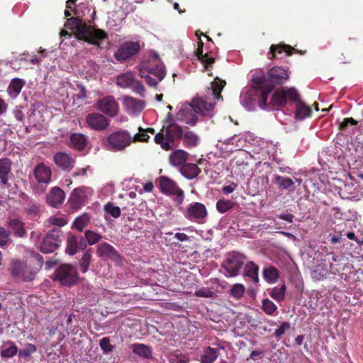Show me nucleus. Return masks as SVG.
<instances>
[{"mask_svg":"<svg viewBox=\"0 0 363 363\" xmlns=\"http://www.w3.org/2000/svg\"><path fill=\"white\" fill-rule=\"evenodd\" d=\"M76 16V17L68 18L65 27L71 30L77 40L100 47L101 41L108 38L107 33L104 30L88 26L78 14Z\"/></svg>","mask_w":363,"mask_h":363,"instance_id":"nucleus-2","label":"nucleus"},{"mask_svg":"<svg viewBox=\"0 0 363 363\" xmlns=\"http://www.w3.org/2000/svg\"><path fill=\"white\" fill-rule=\"evenodd\" d=\"M200 172L201 169L194 163H186L181 168L182 174L188 179H194Z\"/></svg>","mask_w":363,"mask_h":363,"instance_id":"nucleus-30","label":"nucleus"},{"mask_svg":"<svg viewBox=\"0 0 363 363\" xmlns=\"http://www.w3.org/2000/svg\"><path fill=\"white\" fill-rule=\"evenodd\" d=\"M5 344L9 345V347L1 350V356L4 358H11L14 357L18 353L17 346L12 341H8Z\"/></svg>","mask_w":363,"mask_h":363,"instance_id":"nucleus-41","label":"nucleus"},{"mask_svg":"<svg viewBox=\"0 0 363 363\" xmlns=\"http://www.w3.org/2000/svg\"><path fill=\"white\" fill-rule=\"evenodd\" d=\"M168 359L170 363H189V357L180 350H176L169 354Z\"/></svg>","mask_w":363,"mask_h":363,"instance_id":"nucleus-40","label":"nucleus"},{"mask_svg":"<svg viewBox=\"0 0 363 363\" xmlns=\"http://www.w3.org/2000/svg\"><path fill=\"white\" fill-rule=\"evenodd\" d=\"M104 211L114 218L120 217L121 213V208L118 206H114L111 202H108L104 206Z\"/></svg>","mask_w":363,"mask_h":363,"instance_id":"nucleus-49","label":"nucleus"},{"mask_svg":"<svg viewBox=\"0 0 363 363\" xmlns=\"http://www.w3.org/2000/svg\"><path fill=\"white\" fill-rule=\"evenodd\" d=\"M133 143L130 133L126 130L113 132L104 140L105 147L111 151L121 152Z\"/></svg>","mask_w":363,"mask_h":363,"instance_id":"nucleus-5","label":"nucleus"},{"mask_svg":"<svg viewBox=\"0 0 363 363\" xmlns=\"http://www.w3.org/2000/svg\"><path fill=\"white\" fill-rule=\"evenodd\" d=\"M55 164L61 169L69 172L74 167V160L68 154L57 152L53 157Z\"/></svg>","mask_w":363,"mask_h":363,"instance_id":"nucleus-21","label":"nucleus"},{"mask_svg":"<svg viewBox=\"0 0 363 363\" xmlns=\"http://www.w3.org/2000/svg\"><path fill=\"white\" fill-rule=\"evenodd\" d=\"M90 221V218L88 214L84 213L82 216L77 217L73 223V225L74 228L79 230V232H82L85 227L89 224Z\"/></svg>","mask_w":363,"mask_h":363,"instance_id":"nucleus-43","label":"nucleus"},{"mask_svg":"<svg viewBox=\"0 0 363 363\" xmlns=\"http://www.w3.org/2000/svg\"><path fill=\"white\" fill-rule=\"evenodd\" d=\"M156 63L143 65L140 69V76L144 78L147 84L150 86H155L165 76L164 66L157 59H155Z\"/></svg>","mask_w":363,"mask_h":363,"instance_id":"nucleus-6","label":"nucleus"},{"mask_svg":"<svg viewBox=\"0 0 363 363\" xmlns=\"http://www.w3.org/2000/svg\"><path fill=\"white\" fill-rule=\"evenodd\" d=\"M218 357V350L208 346L203 350V352L201 356V362L213 363L217 359Z\"/></svg>","mask_w":363,"mask_h":363,"instance_id":"nucleus-32","label":"nucleus"},{"mask_svg":"<svg viewBox=\"0 0 363 363\" xmlns=\"http://www.w3.org/2000/svg\"><path fill=\"white\" fill-rule=\"evenodd\" d=\"M293 103L296 104L295 118L302 121L307 117L311 116L312 110L311 107L307 106L303 101L301 100L300 95L297 101H294Z\"/></svg>","mask_w":363,"mask_h":363,"instance_id":"nucleus-27","label":"nucleus"},{"mask_svg":"<svg viewBox=\"0 0 363 363\" xmlns=\"http://www.w3.org/2000/svg\"><path fill=\"white\" fill-rule=\"evenodd\" d=\"M298 92L294 87L280 89L274 91L272 96L270 104L273 107H283L286 104L287 99L291 102L297 101Z\"/></svg>","mask_w":363,"mask_h":363,"instance_id":"nucleus-11","label":"nucleus"},{"mask_svg":"<svg viewBox=\"0 0 363 363\" xmlns=\"http://www.w3.org/2000/svg\"><path fill=\"white\" fill-rule=\"evenodd\" d=\"M25 264L18 260H12L9 271L11 275L14 277H20Z\"/></svg>","mask_w":363,"mask_h":363,"instance_id":"nucleus-46","label":"nucleus"},{"mask_svg":"<svg viewBox=\"0 0 363 363\" xmlns=\"http://www.w3.org/2000/svg\"><path fill=\"white\" fill-rule=\"evenodd\" d=\"M63 232L60 228L50 230L40 243V250L44 254L55 252L62 241Z\"/></svg>","mask_w":363,"mask_h":363,"instance_id":"nucleus-10","label":"nucleus"},{"mask_svg":"<svg viewBox=\"0 0 363 363\" xmlns=\"http://www.w3.org/2000/svg\"><path fill=\"white\" fill-rule=\"evenodd\" d=\"M140 50V45L138 42L127 41L120 45L114 53V57L122 62L135 55Z\"/></svg>","mask_w":363,"mask_h":363,"instance_id":"nucleus-13","label":"nucleus"},{"mask_svg":"<svg viewBox=\"0 0 363 363\" xmlns=\"http://www.w3.org/2000/svg\"><path fill=\"white\" fill-rule=\"evenodd\" d=\"M48 222L50 224H51L52 225H56V226L59 227L58 228L65 225L67 223V220L65 218H59V217H56V216H51L49 218Z\"/></svg>","mask_w":363,"mask_h":363,"instance_id":"nucleus-55","label":"nucleus"},{"mask_svg":"<svg viewBox=\"0 0 363 363\" xmlns=\"http://www.w3.org/2000/svg\"><path fill=\"white\" fill-rule=\"evenodd\" d=\"M95 106L98 111L111 118L116 116L119 112V105L111 95L99 99Z\"/></svg>","mask_w":363,"mask_h":363,"instance_id":"nucleus-12","label":"nucleus"},{"mask_svg":"<svg viewBox=\"0 0 363 363\" xmlns=\"http://www.w3.org/2000/svg\"><path fill=\"white\" fill-rule=\"evenodd\" d=\"M86 247V241L82 236L72 235L67 240L66 252L70 255H75L78 251H82Z\"/></svg>","mask_w":363,"mask_h":363,"instance_id":"nucleus-18","label":"nucleus"},{"mask_svg":"<svg viewBox=\"0 0 363 363\" xmlns=\"http://www.w3.org/2000/svg\"><path fill=\"white\" fill-rule=\"evenodd\" d=\"M54 279L58 281L62 286L70 287L77 284L79 274L72 264H62L56 269Z\"/></svg>","mask_w":363,"mask_h":363,"instance_id":"nucleus-7","label":"nucleus"},{"mask_svg":"<svg viewBox=\"0 0 363 363\" xmlns=\"http://www.w3.org/2000/svg\"><path fill=\"white\" fill-rule=\"evenodd\" d=\"M35 272L30 270L28 266L26 264L23 267V269L22 270V272L20 275V277L24 281H30L35 278Z\"/></svg>","mask_w":363,"mask_h":363,"instance_id":"nucleus-51","label":"nucleus"},{"mask_svg":"<svg viewBox=\"0 0 363 363\" xmlns=\"http://www.w3.org/2000/svg\"><path fill=\"white\" fill-rule=\"evenodd\" d=\"M35 178L40 184L47 186L51 182L52 170L44 163H40L36 165L33 171Z\"/></svg>","mask_w":363,"mask_h":363,"instance_id":"nucleus-19","label":"nucleus"},{"mask_svg":"<svg viewBox=\"0 0 363 363\" xmlns=\"http://www.w3.org/2000/svg\"><path fill=\"white\" fill-rule=\"evenodd\" d=\"M89 189L86 186H81L74 189L69 198L68 202L73 209H79L88 201Z\"/></svg>","mask_w":363,"mask_h":363,"instance_id":"nucleus-15","label":"nucleus"},{"mask_svg":"<svg viewBox=\"0 0 363 363\" xmlns=\"http://www.w3.org/2000/svg\"><path fill=\"white\" fill-rule=\"evenodd\" d=\"M183 129L176 123L163 125L162 128L154 138L156 144L160 145L164 150L168 151L174 147H177L183 136Z\"/></svg>","mask_w":363,"mask_h":363,"instance_id":"nucleus-4","label":"nucleus"},{"mask_svg":"<svg viewBox=\"0 0 363 363\" xmlns=\"http://www.w3.org/2000/svg\"><path fill=\"white\" fill-rule=\"evenodd\" d=\"M279 218L283 220H286L289 223H292L294 216L291 213H284L279 215Z\"/></svg>","mask_w":363,"mask_h":363,"instance_id":"nucleus-63","label":"nucleus"},{"mask_svg":"<svg viewBox=\"0 0 363 363\" xmlns=\"http://www.w3.org/2000/svg\"><path fill=\"white\" fill-rule=\"evenodd\" d=\"M289 68L282 66H274L268 69L267 74L262 70L255 72L252 77L251 89L262 108L268 106L269 94L276 86L284 84L289 79Z\"/></svg>","mask_w":363,"mask_h":363,"instance_id":"nucleus-1","label":"nucleus"},{"mask_svg":"<svg viewBox=\"0 0 363 363\" xmlns=\"http://www.w3.org/2000/svg\"><path fill=\"white\" fill-rule=\"evenodd\" d=\"M131 88L136 94H139L142 97L144 96L145 88L140 82L135 79Z\"/></svg>","mask_w":363,"mask_h":363,"instance_id":"nucleus-58","label":"nucleus"},{"mask_svg":"<svg viewBox=\"0 0 363 363\" xmlns=\"http://www.w3.org/2000/svg\"><path fill=\"white\" fill-rule=\"evenodd\" d=\"M182 139L187 147L196 146L199 141V137L191 130H186L185 133L183 132Z\"/></svg>","mask_w":363,"mask_h":363,"instance_id":"nucleus-39","label":"nucleus"},{"mask_svg":"<svg viewBox=\"0 0 363 363\" xmlns=\"http://www.w3.org/2000/svg\"><path fill=\"white\" fill-rule=\"evenodd\" d=\"M21 108L22 106H16L13 111V113L15 118L18 121H23L25 118L24 113L21 110Z\"/></svg>","mask_w":363,"mask_h":363,"instance_id":"nucleus-62","label":"nucleus"},{"mask_svg":"<svg viewBox=\"0 0 363 363\" xmlns=\"http://www.w3.org/2000/svg\"><path fill=\"white\" fill-rule=\"evenodd\" d=\"M259 267L253 262H248L244 268V276L247 277L252 281L257 284L259 282Z\"/></svg>","mask_w":363,"mask_h":363,"instance_id":"nucleus-31","label":"nucleus"},{"mask_svg":"<svg viewBox=\"0 0 363 363\" xmlns=\"http://www.w3.org/2000/svg\"><path fill=\"white\" fill-rule=\"evenodd\" d=\"M9 225L14 235L20 238L26 236V230L25 228V223L23 221L17 218L9 219Z\"/></svg>","mask_w":363,"mask_h":363,"instance_id":"nucleus-29","label":"nucleus"},{"mask_svg":"<svg viewBox=\"0 0 363 363\" xmlns=\"http://www.w3.org/2000/svg\"><path fill=\"white\" fill-rule=\"evenodd\" d=\"M233 206V204L230 201L224 199L218 200L216 203L217 210L221 213H224L231 209Z\"/></svg>","mask_w":363,"mask_h":363,"instance_id":"nucleus-50","label":"nucleus"},{"mask_svg":"<svg viewBox=\"0 0 363 363\" xmlns=\"http://www.w3.org/2000/svg\"><path fill=\"white\" fill-rule=\"evenodd\" d=\"M177 118L190 125H196L198 117L191 104L182 108L177 113Z\"/></svg>","mask_w":363,"mask_h":363,"instance_id":"nucleus-23","label":"nucleus"},{"mask_svg":"<svg viewBox=\"0 0 363 363\" xmlns=\"http://www.w3.org/2000/svg\"><path fill=\"white\" fill-rule=\"evenodd\" d=\"M326 272L325 270H320V266H317L315 269L312 272V277L317 280H321L325 276Z\"/></svg>","mask_w":363,"mask_h":363,"instance_id":"nucleus-60","label":"nucleus"},{"mask_svg":"<svg viewBox=\"0 0 363 363\" xmlns=\"http://www.w3.org/2000/svg\"><path fill=\"white\" fill-rule=\"evenodd\" d=\"M134 80L133 74L131 72H126L118 75L116 77V83L118 86L125 89L131 87Z\"/></svg>","mask_w":363,"mask_h":363,"instance_id":"nucleus-33","label":"nucleus"},{"mask_svg":"<svg viewBox=\"0 0 363 363\" xmlns=\"http://www.w3.org/2000/svg\"><path fill=\"white\" fill-rule=\"evenodd\" d=\"M247 257L238 252L228 254L221 267L226 271L225 276L234 277L239 274Z\"/></svg>","mask_w":363,"mask_h":363,"instance_id":"nucleus-9","label":"nucleus"},{"mask_svg":"<svg viewBox=\"0 0 363 363\" xmlns=\"http://www.w3.org/2000/svg\"><path fill=\"white\" fill-rule=\"evenodd\" d=\"M123 105L129 114L136 115L142 112L145 108V102L142 100L126 96L123 99Z\"/></svg>","mask_w":363,"mask_h":363,"instance_id":"nucleus-24","label":"nucleus"},{"mask_svg":"<svg viewBox=\"0 0 363 363\" xmlns=\"http://www.w3.org/2000/svg\"><path fill=\"white\" fill-rule=\"evenodd\" d=\"M12 162L9 158L0 160V182L4 185H8L9 175L11 172Z\"/></svg>","mask_w":363,"mask_h":363,"instance_id":"nucleus-28","label":"nucleus"},{"mask_svg":"<svg viewBox=\"0 0 363 363\" xmlns=\"http://www.w3.org/2000/svg\"><path fill=\"white\" fill-rule=\"evenodd\" d=\"M133 351L135 354L146 358L149 359L152 357V350L150 347L144 345V344H135L133 345Z\"/></svg>","mask_w":363,"mask_h":363,"instance_id":"nucleus-38","label":"nucleus"},{"mask_svg":"<svg viewBox=\"0 0 363 363\" xmlns=\"http://www.w3.org/2000/svg\"><path fill=\"white\" fill-rule=\"evenodd\" d=\"M213 291L208 289H201L195 291V295L198 297L210 298L213 296Z\"/></svg>","mask_w":363,"mask_h":363,"instance_id":"nucleus-61","label":"nucleus"},{"mask_svg":"<svg viewBox=\"0 0 363 363\" xmlns=\"http://www.w3.org/2000/svg\"><path fill=\"white\" fill-rule=\"evenodd\" d=\"M245 288L242 284H235L230 291V295L236 300L240 299L245 293Z\"/></svg>","mask_w":363,"mask_h":363,"instance_id":"nucleus-47","label":"nucleus"},{"mask_svg":"<svg viewBox=\"0 0 363 363\" xmlns=\"http://www.w3.org/2000/svg\"><path fill=\"white\" fill-rule=\"evenodd\" d=\"M25 85V81L20 78H14L10 82L7 91L11 95L13 92L16 96L18 95Z\"/></svg>","mask_w":363,"mask_h":363,"instance_id":"nucleus-37","label":"nucleus"},{"mask_svg":"<svg viewBox=\"0 0 363 363\" xmlns=\"http://www.w3.org/2000/svg\"><path fill=\"white\" fill-rule=\"evenodd\" d=\"M263 277L268 283H274L279 279V273L276 267L269 266L263 269Z\"/></svg>","mask_w":363,"mask_h":363,"instance_id":"nucleus-35","label":"nucleus"},{"mask_svg":"<svg viewBox=\"0 0 363 363\" xmlns=\"http://www.w3.org/2000/svg\"><path fill=\"white\" fill-rule=\"evenodd\" d=\"M225 84V81L220 80L218 77L211 83V86L208 90L213 101L223 99L220 93ZM191 105L194 108V112L200 113L202 116H207L214 109L216 102L211 101V99H208L206 96L204 98L201 97L193 99Z\"/></svg>","mask_w":363,"mask_h":363,"instance_id":"nucleus-3","label":"nucleus"},{"mask_svg":"<svg viewBox=\"0 0 363 363\" xmlns=\"http://www.w3.org/2000/svg\"><path fill=\"white\" fill-rule=\"evenodd\" d=\"M87 145V138L82 133H72L69 136V147L78 151H83Z\"/></svg>","mask_w":363,"mask_h":363,"instance_id":"nucleus-25","label":"nucleus"},{"mask_svg":"<svg viewBox=\"0 0 363 363\" xmlns=\"http://www.w3.org/2000/svg\"><path fill=\"white\" fill-rule=\"evenodd\" d=\"M84 235L86 244L89 243L90 245L97 243L102 238L100 234L89 230L84 232Z\"/></svg>","mask_w":363,"mask_h":363,"instance_id":"nucleus-48","label":"nucleus"},{"mask_svg":"<svg viewBox=\"0 0 363 363\" xmlns=\"http://www.w3.org/2000/svg\"><path fill=\"white\" fill-rule=\"evenodd\" d=\"M290 328V323L289 322H283L280 326L274 333L276 337H279L285 333L286 330Z\"/></svg>","mask_w":363,"mask_h":363,"instance_id":"nucleus-56","label":"nucleus"},{"mask_svg":"<svg viewBox=\"0 0 363 363\" xmlns=\"http://www.w3.org/2000/svg\"><path fill=\"white\" fill-rule=\"evenodd\" d=\"M92 250H93L90 248L87 250L82 255L79 262L80 269L82 273H86L89 269L91 259Z\"/></svg>","mask_w":363,"mask_h":363,"instance_id":"nucleus-42","label":"nucleus"},{"mask_svg":"<svg viewBox=\"0 0 363 363\" xmlns=\"http://www.w3.org/2000/svg\"><path fill=\"white\" fill-rule=\"evenodd\" d=\"M162 193L169 196H176V201L182 204L184 199V193L177 184L167 176H161L156 181Z\"/></svg>","mask_w":363,"mask_h":363,"instance_id":"nucleus-8","label":"nucleus"},{"mask_svg":"<svg viewBox=\"0 0 363 363\" xmlns=\"http://www.w3.org/2000/svg\"><path fill=\"white\" fill-rule=\"evenodd\" d=\"M357 123L358 122L353 118H346L340 123L338 128L340 130H345L349 125H356Z\"/></svg>","mask_w":363,"mask_h":363,"instance_id":"nucleus-57","label":"nucleus"},{"mask_svg":"<svg viewBox=\"0 0 363 363\" xmlns=\"http://www.w3.org/2000/svg\"><path fill=\"white\" fill-rule=\"evenodd\" d=\"M277 306L275 303L269 298H264L262 300V309L265 313L269 315H274L277 311Z\"/></svg>","mask_w":363,"mask_h":363,"instance_id":"nucleus-44","label":"nucleus"},{"mask_svg":"<svg viewBox=\"0 0 363 363\" xmlns=\"http://www.w3.org/2000/svg\"><path fill=\"white\" fill-rule=\"evenodd\" d=\"M207 215L206 206L200 202L190 203L184 213L187 219L198 223H203Z\"/></svg>","mask_w":363,"mask_h":363,"instance_id":"nucleus-14","label":"nucleus"},{"mask_svg":"<svg viewBox=\"0 0 363 363\" xmlns=\"http://www.w3.org/2000/svg\"><path fill=\"white\" fill-rule=\"evenodd\" d=\"M286 286L282 284L280 287H274L269 293L270 296L278 302L284 299Z\"/></svg>","mask_w":363,"mask_h":363,"instance_id":"nucleus-45","label":"nucleus"},{"mask_svg":"<svg viewBox=\"0 0 363 363\" xmlns=\"http://www.w3.org/2000/svg\"><path fill=\"white\" fill-rule=\"evenodd\" d=\"M9 233L4 228L0 227V245H5L9 240Z\"/></svg>","mask_w":363,"mask_h":363,"instance_id":"nucleus-59","label":"nucleus"},{"mask_svg":"<svg viewBox=\"0 0 363 363\" xmlns=\"http://www.w3.org/2000/svg\"><path fill=\"white\" fill-rule=\"evenodd\" d=\"M85 121L89 128L97 131L106 130L110 124L107 118L100 113L88 114Z\"/></svg>","mask_w":363,"mask_h":363,"instance_id":"nucleus-16","label":"nucleus"},{"mask_svg":"<svg viewBox=\"0 0 363 363\" xmlns=\"http://www.w3.org/2000/svg\"><path fill=\"white\" fill-rule=\"evenodd\" d=\"M186 160V152L182 150H177L172 152L169 157L171 164L175 167L184 165Z\"/></svg>","mask_w":363,"mask_h":363,"instance_id":"nucleus-34","label":"nucleus"},{"mask_svg":"<svg viewBox=\"0 0 363 363\" xmlns=\"http://www.w3.org/2000/svg\"><path fill=\"white\" fill-rule=\"evenodd\" d=\"M203 42L199 39L198 48L195 52L198 60L204 65L205 69L209 70L215 62V59L213 57H209L207 53H203Z\"/></svg>","mask_w":363,"mask_h":363,"instance_id":"nucleus-26","label":"nucleus"},{"mask_svg":"<svg viewBox=\"0 0 363 363\" xmlns=\"http://www.w3.org/2000/svg\"><path fill=\"white\" fill-rule=\"evenodd\" d=\"M96 254L102 258H107L118 262L121 257L118 251L109 243L101 242L97 246Z\"/></svg>","mask_w":363,"mask_h":363,"instance_id":"nucleus-20","label":"nucleus"},{"mask_svg":"<svg viewBox=\"0 0 363 363\" xmlns=\"http://www.w3.org/2000/svg\"><path fill=\"white\" fill-rule=\"evenodd\" d=\"M274 177L280 190L289 189L294 185V182L289 177H282L278 174H275Z\"/></svg>","mask_w":363,"mask_h":363,"instance_id":"nucleus-36","label":"nucleus"},{"mask_svg":"<svg viewBox=\"0 0 363 363\" xmlns=\"http://www.w3.org/2000/svg\"><path fill=\"white\" fill-rule=\"evenodd\" d=\"M65 199V194L62 189L58 186L51 188L50 192L46 196L48 204L54 208H59Z\"/></svg>","mask_w":363,"mask_h":363,"instance_id":"nucleus-22","label":"nucleus"},{"mask_svg":"<svg viewBox=\"0 0 363 363\" xmlns=\"http://www.w3.org/2000/svg\"><path fill=\"white\" fill-rule=\"evenodd\" d=\"M236 186H237V185L233 183L232 185L223 186L222 189V191L225 194H229L235 190Z\"/></svg>","mask_w":363,"mask_h":363,"instance_id":"nucleus-64","label":"nucleus"},{"mask_svg":"<svg viewBox=\"0 0 363 363\" xmlns=\"http://www.w3.org/2000/svg\"><path fill=\"white\" fill-rule=\"evenodd\" d=\"M100 347L101 348V350L105 352V353H108V352H110L113 350V345L110 343V340L108 337H103L101 340H100Z\"/></svg>","mask_w":363,"mask_h":363,"instance_id":"nucleus-54","label":"nucleus"},{"mask_svg":"<svg viewBox=\"0 0 363 363\" xmlns=\"http://www.w3.org/2000/svg\"><path fill=\"white\" fill-rule=\"evenodd\" d=\"M285 52L287 56H291L293 53H300L303 54L302 51H298L295 49L294 47H291L289 45H286L284 43H281L279 44H272L269 48V51L268 52V58L271 60H274L278 58V56L282 53Z\"/></svg>","mask_w":363,"mask_h":363,"instance_id":"nucleus-17","label":"nucleus"},{"mask_svg":"<svg viewBox=\"0 0 363 363\" xmlns=\"http://www.w3.org/2000/svg\"><path fill=\"white\" fill-rule=\"evenodd\" d=\"M37 350V347L35 345H33L31 343H28L26 345V348L23 350H20L18 352V356L20 357H28L30 356L32 353L35 352Z\"/></svg>","mask_w":363,"mask_h":363,"instance_id":"nucleus-52","label":"nucleus"},{"mask_svg":"<svg viewBox=\"0 0 363 363\" xmlns=\"http://www.w3.org/2000/svg\"><path fill=\"white\" fill-rule=\"evenodd\" d=\"M138 130L139 133H136L133 137H132L133 143L147 142L150 138V136L141 127H139Z\"/></svg>","mask_w":363,"mask_h":363,"instance_id":"nucleus-53","label":"nucleus"}]
</instances>
